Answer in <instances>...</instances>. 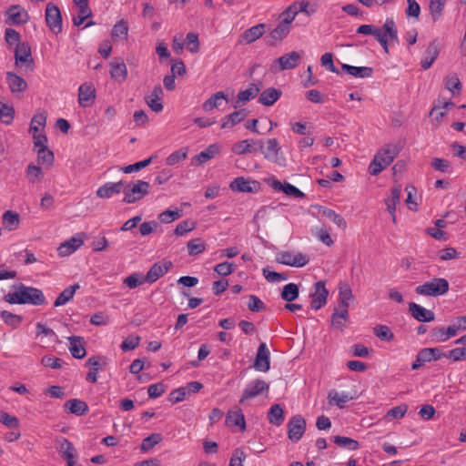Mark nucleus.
Instances as JSON below:
<instances>
[{
  "instance_id": "1",
  "label": "nucleus",
  "mask_w": 466,
  "mask_h": 466,
  "mask_svg": "<svg viewBox=\"0 0 466 466\" xmlns=\"http://www.w3.org/2000/svg\"><path fill=\"white\" fill-rule=\"evenodd\" d=\"M5 300L10 304H31L35 306L46 303V298L41 289L24 284L18 285L15 291L7 293L5 296Z\"/></svg>"
},
{
  "instance_id": "2",
  "label": "nucleus",
  "mask_w": 466,
  "mask_h": 466,
  "mask_svg": "<svg viewBox=\"0 0 466 466\" xmlns=\"http://www.w3.org/2000/svg\"><path fill=\"white\" fill-rule=\"evenodd\" d=\"M394 148L388 147L378 152L369 167V172L372 176L379 175L383 169L389 167L396 157Z\"/></svg>"
},
{
  "instance_id": "3",
  "label": "nucleus",
  "mask_w": 466,
  "mask_h": 466,
  "mask_svg": "<svg viewBox=\"0 0 466 466\" xmlns=\"http://www.w3.org/2000/svg\"><path fill=\"white\" fill-rule=\"evenodd\" d=\"M449 290V282L443 278H435L422 285L417 286L415 292L422 296L437 297L444 295Z\"/></svg>"
},
{
  "instance_id": "4",
  "label": "nucleus",
  "mask_w": 466,
  "mask_h": 466,
  "mask_svg": "<svg viewBox=\"0 0 466 466\" xmlns=\"http://www.w3.org/2000/svg\"><path fill=\"white\" fill-rule=\"evenodd\" d=\"M149 183L143 180H137L133 185H127L123 187L125 195L123 201L128 204L135 203L142 199L148 194Z\"/></svg>"
},
{
  "instance_id": "5",
  "label": "nucleus",
  "mask_w": 466,
  "mask_h": 466,
  "mask_svg": "<svg viewBox=\"0 0 466 466\" xmlns=\"http://www.w3.org/2000/svg\"><path fill=\"white\" fill-rule=\"evenodd\" d=\"M300 60L301 55L299 52L291 51L276 59L272 63L270 70L273 73H277L283 70L293 69L298 66Z\"/></svg>"
},
{
  "instance_id": "6",
  "label": "nucleus",
  "mask_w": 466,
  "mask_h": 466,
  "mask_svg": "<svg viewBox=\"0 0 466 466\" xmlns=\"http://www.w3.org/2000/svg\"><path fill=\"white\" fill-rule=\"evenodd\" d=\"M376 39L381 45L386 53L389 52V41L398 42V30L392 18L386 19L383 25V29L380 32V34H377Z\"/></svg>"
},
{
  "instance_id": "7",
  "label": "nucleus",
  "mask_w": 466,
  "mask_h": 466,
  "mask_svg": "<svg viewBox=\"0 0 466 466\" xmlns=\"http://www.w3.org/2000/svg\"><path fill=\"white\" fill-rule=\"evenodd\" d=\"M46 23L56 35L62 32V16L57 5L48 3L46 7Z\"/></svg>"
},
{
  "instance_id": "8",
  "label": "nucleus",
  "mask_w": 466,
  "mask_h": 466,
  "mask_svg": "<svg viewBox=\"0 0 466 466\" xmlns=\"http://www.w3.org/2000/svg\"><path fill=\"white\" fill-rule=\"evenodd\" d=\"M269 385L259 379L254 380L247 384L245 387L242 397L239 399V403H244L248 399H253L263 392H268Z\"/></svg>"
},
{
  "instance_id": "9",
  "label": "nucleus",
  "mask_w": 466,
  "mask_h": 466,
  "mask_svg": "<svg viewBox=\"0 0 466 466\" xmlns=\"http://www.w3.org/2000/svg\"><path fill=\"white\" fill-rule=\"evenodd\" d=\"M306 430V420L301 415L293 416L288 423V435L291 441L297 442L303 436Z\"/></svg>"
},
{
  "instance_id": "10",
  "label": "nucleus",
  "mask_w": 466,
  "mask_h": 466,
  "mask_svg": "<svg viewBox=\"0 0 466 466\" xmlns=\"http://www.w3.org/2000/svg\"><path fill=\"white\" fill-rule=\"evenodd\" d=\"M85 236V233H79L61 243L57 248L58 255L60 257H67L73 254L84 244Z\"/></svg>"
},
{
  "instance_id": "11",
  "label": "nucleus",
  "mask_w": 466,
  "mask_h": 466,
  "mask_svg": "<svg viewBox=\"0 0 466 466\" xmlns=\"http://www.w3.org/2000/svg\"><path fill=\"white\" fill-rule=\"evenodd\" d=\"M229 187L231 190L237 192L255 193L259 190L260 185L256 180L238 177L230 182Z\"/></svg>"
},
{
  "instance_id": "12",
  "label": "nucleus",
  "mask_w": 466,
  "mask_h": 466,
  "mask_svg": "<svg viewBox=\"0 0 466 466\" xmlns=\"http://www.w3.org/2000/svg\"><path fill=\"white\" fill-rule=\"evenodd\" d=\"M277 261L283 265L299 268L308 264L309 258L301 253L284 251L278 255Z\"/></svg>"
},
{
  "instance_id": "13",
  "label": "nucleus",
  "mask_w": 466,
  "mask_h": 466,
  "mask_svg": "<svg viewBox=\"0 0 466 466\" xmlns=\"http://www.w3.org/2000/svg\"><path fill=\"white\" fill-rule=\"evenodd\" d=\"M15 65L25 64L28 67H33L34 60L32 57L31 46L27 42H23L15 49Z\"/></svg>"
},
{
  "instance_id": "14",
  "label": "nucleus",
  "mask_w": 466,
  "mask_h": 466,
  "mask_svg": "<svg viewBox=\"0 0 466 466\" xmlns=\"http://www.w3.org/2000/svg\"><path fill=\"white\" fill-rule=\"evenodd\" d=\"M172 267V262L169 260H163L161 262L155 263L149 270L147 272L145 279L147 283H154L159 278L164 276Z\"/></svg>"
},
{
  "instance_id": "15",
  "label": "nucleus",
  "mask_w": 466,
  "mask_h": 466,
  "mask_svg": "<svg viewBox=\"0 0 466 466\" xmlns=\"http://www.w3.org/2000/svg\"><path fill=\"white\" fill-rule=\"evenodd\" d=\"M315 291L311 294L310 307L314 310H318L327 303L328 289L324 282L319 281L314 285Z\"/></svg>"
},
{
  "instance_id": "16",
  "label": "nucleus",
  "mask_w": 466,
  "mask_h": 466,
  "mask_svg": "<svg viewBox=\"0 0 466 466\" xmlns=\"http://www.w3.org/2000/svg\"><path fill=\"white\" fill-rule=\"evenodd\" d=\"M96 100V89L90 83H84L78 88V104L82 107L91 106Z\"/></svg>"
},
{
  "instance_id": "17",
  "label": "nucleus",
  "mask_w": 466,
  "mask_h": 466,
  "mask_svg": "<svg viewBox=\"0 0 466 466\" xmlns=\"http://www.w3.org/2000/svg\"><path fill=\"white\" fill-rule=\"evenodd\" d=\"M5 15L7 21L15 25L25 24L29 20L26 10L18 5L10 6L5 12Z\"/></svg>"
},
{
  "instance_id": "18",
  "label": "nucleus",
  "mask_w": 466,
  "mask_h": 466,
  "mask_svg": "<svg viewBox=\"0 0 466 466\" xmlns=\"http://www.w3.org/2000/svg\"><path fill=\"white\" fill-rule=\"evenodd\" d=\"M124 186L125 182L122 180L118 182H106L96 189V195L99 198L107 199L123 191Z\"/></svg>"
},
{
  "instance_id": "19",
  "label": "nucleus",
  "mask_w": 466,
  "mask_h": 466,
  "mask_svg": "<svg viewBox=\"0 0 466 466\" xmlns=\"http://www.w3.org/2000/svg\"><path fill=\"white\" fill-rule=\"evenodd\" d=\"M254 368L262 372L268 371L270 368L269 350L266 343H261L258 348Z\"/></svg>"
},
{
  "instance_id": "20",
  "label": "nucleus",
  "mask_w": 466,
  "mask_h": 466,
  "mask_svg": "<svg viewBox=\"0 0 466 466\" xmlns=\"http://www.w3.org/2000/svg\"><path fill=\"white\" fill-rule=\"evenodd\" d=\"M263 145L264 144L261 140L244 139L235 143L231 147V151L237 155H243L246 153L256 152L257 149L255 148V146H258L259 149H262Z\"/></svg>"
},
{
  "instance_id": "21",
  "label": "nucleus",
  "mask_w": 466,
  "mask_h": 466,
  "mask_svg": "<svg viewBox=\"0 0 466 466\" xmlns=\"http://www.w3.org/2000/svg\"><path fill=\"white\" fill-rule=\"evenodd\" d=\"M409 310L411 316L420 322H429L434 320L435 319V315L431 310L427 309L414 302H410L409 304Z\"/></svg>"
},
{
  "instance_id": "22",
  "label": "nucleus",
  "mask_w": 466,
  "mask_h": 466,
  "mask_svg": "<svg viewBox=\"0 0 466 466\" xmlns=\"http://www.w3.org/2000/svg\"><path fill=\"white\" fill-rule=\"evenodd\" d=\"M5 81L12 94L22 93L26 90V81L13 72H6Z\"/></svg>"
},
{
  "instance_id": "23",
  "label": "nucleus",
  "mask_w": 466,
  "mask_h": 466,
  "mask_svg": "<svg viewBox=\"0 0 466 466\" xmlns=\"http://www.w3.org/2000/svg\"><path fill=\"white\" fill-rule=\"evenodd\" d=\"M259 91V86L256 84H250L247 89L238 92L233 107L238 108L244 106L246 103L255 98Z\"/></svg>"
},
{
  "instance_id": "24",
  "label": "nucleus",
  "mask_w": 466,
  "mask_h": 466,
  "mask_svg": "<svg viewBox=\"0 0 466 466\" xmlns=\"http://www.w3.org/2000/svg\"><path fill=\"white\" fill-rule=\"evenodd\" d=\"M400 193L401 187L400 185H396L392 187L390 190V196L385 198V204L387 206V210L392 217L393 223H396V216L395 211L397 206L400 203Z\"/></svg>"
},
{
  "instance_id": "25",
  "label": "nucleus",
  "mask_w": 466,
  "mask_h": 466,
  "mask_svg": "<svg viewBox=\"0 0 466 466\" xmlns=\"http://www.w3.org/2000/svg\"><path fill=\"white\" fill-rule=\"evenodd\" d=\"M163 96V89L160 85H157L153 88L151 94L146 97V102L152 111L159 113L163 110L161 103Z\"/></svg>"
},
{
  "instance_id": "26",
  "label": "nucleus",
  "mask_w": 466,
  "mask_h": 466,
  "mask_svg": "<svg viewBox=\"0 0 466 466\" xmlns=\"http://www.w3.org/2000/svg\"><path fill=\"white\" fill-rule=\"evenodd\" d=\"M226 425L228 427H239L242 431H245L246 421L240 408H235L228 412Z\"/></svg>"
},
{
  "instance_id": "27",
  "label": "nucleus",
  "mask_w": 466,
  "mask_h": 466,
  "mask_svg": "<svg viewBox=\"0 0 466 466\" xmlns=\"http://www.w3.org/2000/svg\"><path fill=\"white\" fill-rule=\"evenodd\" d=\"M248 116V111L246 109H239L233 113L226 116L221 120V128H231L237 124L242 122Z\"/></svg>"
},
{
  "instance_id": "28",
  "label": "nucleus",
  "mask_w": 466,
  "mask_h": 466,
  "mask_svg": "<svg viewBox=\"0 0 466 466\" xmlns=\"http://www.w3.org/2000/svg\"><path fill=\"white\" fill-rule=\"evenodd\" d=\"M290 27L279 23L268 35V44L269 46H277L282 39H284L289 33Z\"/></svg>"
},
{
  "instance_id": "29",
  "label": "nucleus",
  "mask_w": 466,
  "mask_h": 466,
  "mask_svg": "<svg viewBox=\"0 0 466 466\" xmlns=\"http://www.w3.org/2000/svg\"><path fill=\"white\" fill-rule=\"evenodd\" d=\"M282 92L275 87L266 88L258 97V103L265 106H273L281 96Z\"/></svg>"
},
{
  "instance_id": "30",
  "label": "nucleus",
  "mask_w": 466,
  "mask_h": 466,
  "mask_svg": "<svg viewBox=\"0 0 466 466\" xmlns=\"http://www.w3.org/2000/svg\"><path fill=\"white\" fill-rule=\"evenodd\" d=\"M68 349L72 356L76 359H83L86 354L84 346V339L82 337L72 336L68 338Z\"/></svg>"
},
{
  "instance_id": "31",
  "label": "nucleus",
  "mask_w": 466,
  "mask_h": 466,
  "mask_svg": "<svg viewBox=\"0 0 466 466\" xmlns=\"http://www.w3.org/2000/svg\"><path fill=\"white\" fill-rule=\"evenodd\" d=\"M270 187L276 191H281L288 196L295 198H302L304 194L295 186L289 183H281L279 180L273 179L270 183Z\"/></svg>"
},
{
  "instance_id": "32",
  "label": "nucleus",
  "mask_w": 466,
  "mask_h": 466,
  "mask_svg": "<svg viewBox=\"0 0 466 466\" xmlns=\"http://www.w3.org/2000/svg\"><path fill=\"white\" fill-rule=\"evenodd\" d=\"M439 47H438V45L436 44L435 41H432L431 43H430V45L428 46L425 53H424V56L423 58L421 59V62H420V66L423 69H429L433 62L436 60V58L438 57L439 56Z\"/></svg>"
},
{
  "instance_id": "33",
  "label": "nucleus",
  "mask_w": 466,
  "mask_h": 466,
  "mask_svg": "<svg viewBox=\"0 0 466 466\" xmlns=\"http://www.w3.org/2000/svg\"><path fill=\"white\" fill-rule=\"evenodd\" d=\"M219 152V147L217 144L208 146L205 150L196 155L192 158V164L201 165L213 158Z\"/></svg>"
},
{
  "instance_id": "34",
  "label": "nucleus",
  "mask_w": 466,
  "mask_h": 466,
  "mask_svg": "<svg viewBox=\"0 0 466 466\" xmlns=\"http://www.w3.org/2000/svg\"><path fill=\"white\" fill-rule=\"evenodd\" d=\"M64 407L66 410L77 416L84 415L88 411L87 404L84 400L78 399H72L67 400Z\"/></svg>"
},
{
  "instance_id": "35",
  "label": "nucleus",
  "mask_w": 466,
  "mask_h": 466,
  "mask_svg": "<svg viewBox=\"0 0 466 466\" xmlns=\"http://www.w3.org/2000/svg\"><path fill=\"white\" fill-rule=\"evenodd\" d=\"M341 68L347 74H349L354 77L366 78V77L371 76V75L373 73V69L369 66H354L343 64Z\"/></svg>"
},
{
  "instance_id": "36",
  "label": "nucleus",
  "mask_w": 466,
  "mask_h": 466,
  "mask_svg": "<svg viewBox=\"0 0 466 466\" xmlns=\"http://www.w3.org/2000/svg\"><path fill=\"white\" fill-rule=\"evenodd\" d=\"M110 75L111 77L116 81H124L127 76V69L123 61L115 60L110 63Z\"/></svg>"
},
{
  "instance_id": "37",
  "label": "nucleus",
  "mask_w": 466,
  "mask_h": 466,
  "mask_svg": "<svg viewBox=\"0 0 466 466\" xmlns=\"http://www.w3.org/2000/svg\"><path fill=\"white\" fill-rule=\"evenodd\" d=\"M20 225V216L17 212L7 210L3 214V226L9 231L15 230Z\"/></svg>"
},
{
  "instance_id": "38",
  "label": "nucleus",
  "mask_w": 466,
  "mask_h": 466,
  "mask_svg": "<svg viewBox=\"0 0 466 466\" xmlns=\"http://www.w3.org/2000/svg\"><path fill=\"white\" fill-rule=\"evenodd\" d=\"M79 289H80V285L78 283L66 288L56 299V300L54 302V306L60 307V306L66 305L67 302H69L73 299L76 291Z\"/></svg>"
},
{
  "instance_id": "39",
  "label": "nucleus",
  "mask_w": 466,
  "mask_h": 466,
  "mask_svg": "<svg viewBox=\"0 0 466 466\" xmlns=\"http://www.w3.org/2000/svg\"><path fill=\"white\" fill-rule=\"evenodd\" d=\"M265 32V25L258 24L247 29L241 35L244 42L250 44L263 35Z\"/></svg>"
},
{
  "instance_id": "40",
  "label": "nucleus",
  "mask_w": 466,
  "mask_h": 466,
  "mask_svg": "<svg viewBox=\"0 0 466 466\" xmlns=\"http://www.w3.org/2000/svg\"><path fill=\"white\" fill-rule=\"evenodd\" d=\"M224 100H228L226 95L222 91L217 92L203 103L202 108L206 112L211 111L218 108Z\"/></svg>"
},
{
  "instance_id": "41",
  "label": "nucleus",
  "mask_w": 466,
  "mask_h": 466,
  "mask_svg": "<svg viewBox=\"0 0 466 466\" xmlns=\"http://www.w3.org/2000/svg\"><path fill=\"white\" fill-rule=\"evenodd\" d=\"M352 398L346 392H338L334 390H330L328 394L329 403L330 405H336L339 408H343L345 403Z\"/></svg>"
},
{
  "instance_id": "42",
  "label": "nucleus",
  "mask_w": 466,
  "mask_h": 466,
  "mask_svg": "<svg viewBox=\"0 0 466 466\" xmlns=\"http://www.w3.org/2000/svg\"><path fill=\"white\" fill-rule=\"evenodd\" d=\"M268 421L276 426H279L284 421V411L279 404H274L268 413Z\"/></svg>"
},
{
  "instance_id": "43",
  "label": "nucleus",
  "mask_w": 466,
  "mask_h": 466,
  "mask_svg": "<svg viewBox=\"0 0 466 466\" xmlns=\"http://www.w3.org/2000/svg\"><path fill=\"white\" fill-rule=\"evenodd\" d=\"M445 87L453 95H457L461 90V83L456 73H451L444 78Z\"/></svg>"
},
{
  "instance_id": "44",
  "label": "nucleus",
  "mask_w": 466,
  "mask_h": 466,
  "mask_svg": "<svg viewBox=\"0 0 466 466\" xmlns=\"http://www.w3.org/2000/svg\"><path fill=\"white\" fill-rule=\"evenodd\" d=\"M259 150L264 154L265 158L275 159L280 151V147L276 138H270L267 141L266 149Z\"/></svg>"
},
{
  "instance_id": "45",
  "label": "nucleus",
  "mask_w": 466,
  "mask_h": 466,
  "mask_svg": "<svg viewBox=\"0 0 466 466\" xmlns=\"http://www.w3.org/2000/svg\"><path fill=\"white\" fill-rule=\"evenodd\" d=\"M56 449L61 454L62 458L65 460L69 455L76 454V450L73 444L66 438H60L57 440Z\"/></svg>"
},
{
  "instance_id": "46",
  "label": "nucleus",
  "mask_w": 466,
  "mask_h": 466,
  "mask_svg": "<svg viewBox=\"0 0 466 466\" xmlns=\"http://www.w3.org/2000/svg\"><path fill=\"white\" fill-rule=\"evenodd\" d=\"M299 294V287L295 283H289L283 287L281 299L285 301L291 302L298 299Z\"/></svg>"
},
{
  "instance_id": "47",
  "label": "nucleus",
  "mask_w": 466,
  "mask_h": 466,
  "mask_svg": "<svg viewBox=\"0 0 466 466\" xmlns=\"http://www.w3.org/2000/svg\"><path fill=\"white\" fill-rule=\"evenodd\" d=\"M453 106V103L449 101V102H444L443 103V106H434L431 112H430V116L432 117V119L434 121H436L438 124L441 123V120L447 116V108L449 106Z\"/></svg>"
},
{
  "instance_id": "48",
  "label": "nucleus",
  "mask_w": 466,
  "mask_h": 466,
  "mask_svg": "<svg viewBox=\"0 0 466 466\" xmlns=\"http://www.w3.org/2000/svg\"><path fill=\"white\" fill-rule=\"evenodd\" d=\"M334 443L341 448L348 449L350 451H356L359 449L360 444L356 440L344 436H335L333 438Z\"/></svg>"
},
{
  "instance_id": "49",
  "label": "nucleus",
  "mask_w": 466,
  "mask_h": 466,
  "mask_svg": "<svg viewBox=\"0 0 466 466\" xmlns=\"http://www.w3.org/2000/svg\"><path fill=\"white\" fill-rule=\"evenodd\" d=\"M353 299H354V296L352 294V290H351L350 287L346 283L339 284V304H342L345 306H350V302L351 300H353Z\"/></svg>"
},
{
  "instance_id": "50",
  "label": "nucleus",
  "mask_w": 466,
  "mask_h": 466,
  "mask_svg": "<svg viewBox=\"0 0 466 466\" xmlns=\"http://www.w3.org/2000/svg\"><path fill=\"white\" fill-rule=\"evenodd\" d=\"M26 177L30 183H37L43 179L44 173L38 166L29 164L26 168Z\"/></svg>"
},
{
  "instance_id": "51",
  "label": "nucleus",
  "mask_w": 466,
  "mask_h": 466,
  "mask_svg": "<svg viewBox=\"0 0 466 466\" xmlns=\"http://www.w3.org/2000/svg\"><path fill=\"white\" fill-rule=\"evenodd\" d=\"M446 0H431L430 1V12L433 21H437L441 16L444 9Z\"/></svg>"
},
{
  "instance_id": "52",
  "label": "nucleus",
  "mask_w": 466,
  "mask_h": 466,
  "mask_svg": "<svg viewBox=\"0 0 466 466\" xmlns=\"http://www.w3.org/2000/svg\"><path fill=\"white\" fill-rule=\"evenodd\" d=\"M187 248L190 256H196L205 251L206 243L201 238H195L187 242Z\"/></svg>"
},
{
  "instance_id": "53",
  "label": "nucleus",
  "mask_w": 466,
  "mask_h": 466,
  "mask_svg": "<svg viewBox=\"0 0 466 466\" xmlns=\"http://www.w3.org/2000/svg\"><path fill=\"white\" fill-rule=\"evenodd\" d=\"M187 157V148H180L171 153L166 159V163L168 166H175L180 161L186 159Z\"/></svg>"
},
{
  "instance_id": "54",
  "label": "nucleus",
  "mask_w": 466,
  "mask_h": 466,
  "mask_svg": "<svg viewBox=\"0 0 466 466\" xmlns=\"http://www.w3.org/2000/svg\"><path fill=\"white\" fill-rule=\"evenodd\" d=\"M1 318L5 324L11 326L12 328H17L23 320L22 316L14 314L7 310H3L1 312Z\"/></svg>"
},
{
  "instance_id": "55",
  "label": "nucleus",
  "mask_w": 466,
  "mask_h": 466,
  "mask_svg": "<svg viewBox=\"0 0 466 466\" xmlns=\"http://www.w3.org/2000/svg\"><path fill=\"white\" fill-rule=\"evenodd\" d=\"M147 282L145 276L141 273H133L124 279L123 283L129 289H136L137 286Z\"/></svg>"
},
{
  "instance_id": "56",
  "label": "nucleus",
  "mask_w": 466,
  "mask_h": 466,
  "mask_svg": "<svg viewBox=\"0 0 466 466\" xmlns=\"http://www.w3.org/2000/svg\"><path fill=\"white\" fill-rule=\"evenodd\" d=\"M46 122V114L45 112L35 114L30 124V131L33 133H39L40 127H44Z\"/></svg>"
},
{
  "instance_id": "57",
  "label": "nucleus",
  "mask_w": 466,
  "mask_h": 466,
  "mask_svg": "<svg viewBox=\"0 0 466 466\" xmlns=\"http://www.w3.org/2000/svg\"><path fill=\"white\" fill-rule=\"evenodd\" d=\"M322 215L327 218L333 221L339 228L344 229L347 227V223L345 219L339 214H337L334 210L329 208H325L322 211Z\"/></svg>"
},
{
  "instance_id": "58",
  "label": "nucleus",
  "mask_w": 466,
  "mask_h": 466,
  "mask_svg": "<svg viewBox=\"0 0 466 466\" xmlns=\"http://www.w3.org/2000/svg\"><path fill=\"white\" fill-rule=\"evenodd\" d=\"M14 114L13 106L0 101V116L5 124L9 125L13 121Z\"/></svg>"
},
{
  "instance_id": "59",
  "label": "nucleus",
  "mask_w": 466,
  "mask_h": 466,
  "mask_svg": "<svg viewBox=\"0 0 466 466\" xmlns=\"http://www.w3.org/2000/svg\"><path fill=\"white\" fill-rule=\"evenodd\" d=\"M297 15L296 6L291 4L285 11H283L279 17L281 19L280 23L288 27H290V24L295 19Z\"/></svg>"
},
{
  "instance_id": "60",
  "label": "nucleus",
  "mask_w": 466,
  "mask_h": 466,
  "mask_svg": "<svg viewBox=\"0 0 466 466\" xmlns=\"http://www.w3.org/2000/svg\"><path fill=\"white\" fill-rule=\"evenodd\" d=\"M154 157H155L152 156V157H150L147 159H144L142 161L137 162L132 165L126 166V167H122L121 170L126 174H129L132 172H137V171L141 170L142 168L147 167L152 162Z\"/></svg>"
},
{
  "instance_id": "61",
  "label": "nucleus",
  "mask_w": 466,
  "mask_h": 466,
  "mask_svg": "<svg viewBox=\"0 0 466 466\" xmlns=\"http://www.w3.org/2000/svg\"><path fill=\"white\" fill-rule=\"evenodd\" d=\"M162 441V437L158 433H153L148 437L145 438L141 444V450L147 451L151 450L155 445L158 444Z\"/></svg>"
},
{
  "instance_id": "62",
  "label": "nucleus",
  "mask_w": 466,
  "mask_h": 466,
  "mask_svg": "<svg viewBox=\"0 0 466 466\" xmlns=\"http://www.w3.org/2000/svg\"><path fill=\"white\" fill-rule=\"evenodd\" d=\"M182 216L181 210H166L161 212L158 215V219L162 223H171L177 219H178Z\"/></svg>"
},
{
  "instance_id": "63",
  "label": "nucleus",
  "mask_w": 466,
  "mask_h": 466,
  "mask_svg": "<svg viewBox=\"0 0 466 466\" xmlns=\"http://www.w3.org/2000/svg\"><path fill=\"white\" fill-rule=\"evenodd\" d=\"M186 45L187 50L192 53L196 54L199 51V40L198 35L195 33H188L186 37Z\"/></svg>"
},
{
  "instance_id": "64",
  "label": "nucleus",
  "mask_w": 466,
  "mask_h": 466,
  "mask_svg": "<svg viewBox=\"0 0 466 466\" xmlns=\"http://www.w3.org/2000/svg\"><path fill=\"white\" fill-rule=\"evenodd\" d=\"M21 36L20 34L13 29V28H6L5 31V40L9 46H15V47L18 45H21L20 42Z\"/></svg>"
}]
</instances>
